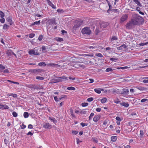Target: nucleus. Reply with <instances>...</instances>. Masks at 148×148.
Segmentation results:
<instances>
[{
	"label": "nucleus",
	"mask_w": 148,
	"mask_h": 148,
	"mask_svg": "<svg viewBox=\"0 0 148 148\" xmlns=\"http://www.w3.org/2000/svg\"><path fill=\"white\" fill-rule=\"evenodd\" d=\"M144 22V20L143 17L139 14L134 15L131 20L126 25L127 28H130L134 25H139L143 24Z\"/></svg>",
	"instance_id": "f257e3e1"
},
{
	"label": "nucleus",
	"mask_w": 148,
	"mask_h": 148,
	"mask_svg": "<svg viewBox=\"0 0 148 148\" xmlns=\"http://www.w3.org/2000/svg\"><path fill=\"white\" fill-rule=\"evenodd\" d=\"M144 133L143 130H140V137H143L144 135Z\"/></svg>",
	"instance_id": "58836bf2"
},
{
	"label": "nucleus",
	"mask_w": 148,
	"mask_h": 148,
	"mask_svg": "<svg viewBox=\"0 0 148 148\" xmlns=\"http://www.w3.org/2000/svg\"><path fill=\"white\" fill-rule=\"evenodd\" d=\"M117 138V137L115 136H112L111 138V141L113 142H115L116 141Z\"/></svg>",
	"instance_id": "393cba45"
},
{
	"label": "nucleus",
	"mask_w": 148,
	"mask_h": 148,
	"mask_svg": "<svg viewBox=\"0 0 148 148\" xmlns=\"http://www.w3.org/2000/svg\"><path fill=\"white\" fill-rule=\"evenodd\" d=\"M49 119L52 121L55 124H56L57 122V121L56 119L55 118L51 119L50 117H49Z\"/></svg>",
	"instance_id": "2f4dec72"
},
{
	"label": "nucleus",
	"mask_w": 148,
	"mask_h": 148,
	"mask_svg": "<svg viewBox=\"0 0 148 148\" xmlns=\"http://www.w3.org/2000/svg\"><path fill=\"white\" fill-rule=\"evenodd\" d=\"M133 1L137 5V6L141 7L142 6V5L140 3V2L138 0H133Z\"/></svg>",
	"instance_id": "f3484780"
},
{
	"label": "nucleus",
	"mask_w": 148,
	"mask_h": 148,
	"mask_svg": "<svg viewBox=\"0 0 148 148\" xmlns=\"http://www.w3.org/2000/svg\"><path fill=\"white\" fill-rule=\"evenodd\" d=\"M95 56L100 58H102L103 57V56L101 53H96Z\"/></svg>",
	"instance_id": "a18cd8bd"
},
{
	"label": "nucleus",
	"mask_w": 148,
	"mask_h": 148,
	"mask_svg": "<svg viewBox=\"0 0 148 148\" xmlns=\"http://www.w3.org/2000/svg\"><path fill=\"white\" fill-rule=\"evenodd\" d=\"M94 90L98 94H100L101 93V91H103V90L101 88H97L94 89Z\"/></svg>",
	"instance_id": "2eb2a0df"
},
{
	"label": "nucleus",
	"mask_w": 148,
	"mask_h": 148,
	"mask_svg": "<svg viewBox=\"0 0 148 148\" xmlns=\"http://www.w3.org/2000/svg\"><path fill=\"white\" fill-rule=\"evenodd\" d=\"M116 120L119 121H121V120L119 116H116Z\"/></svg>",
	"instance_id": "69168bd1"
},
{
	"label": "nucleus",
	"mask_w": 148,
	"mask_h": 148,
	"mask_svg": "<svg viewBox=\"0 0 148 148\" xmlns=\"http://www.w3.org/2000/svg\"><path fill=\"white\" fill-rule=\"evenodd\" d=\"M70 113H71V116H72V117H73V118L75 117V116L73 113V111L72 109H70Z\"/></svg>",
	"instance_id": "4c0bfd02"
},
{
	"label": "nucleus",
	"mask_w": 148,
	"mask_h": 148,
	"mask_svg": "<svg viewBox=\"0 0 148 148\" xmlns=\"http://www.w3.org/2000/svg\"><path fill=\"white\" fill-rule=\"evenodd\" d=\"M53 9H55L56 8V6L53 4L51 3L49 5Z\"/></svg>",
	"instance_id": "864d4df0"
},
{
	"label": "nucleus",
	"mask_w": 148,
	"mask_h": 148,
	"mask_svg": "<svg viewBox=\"0 0 148 148\" xmlns=\"http://www.w3.org/2000/svg\"><path fill=\"white\" fill-rule=\"evenodd\" d=\"M129 92V90L127 89H124L123 90L122 92L123 93V94H125V95H128V94Z\"/></svg>",
	"instance_id": "412c9836"
},
{
	"label": "nucleus",
	"mask_w": 148,
	"mask_h": 148,
	"mask_svg": "<svg viewBox=\"0 0 148 148\" xmlns=\"http://www.w3.org/2000/svg\"><path fill=\"white\" fill-rule=\"evenodd\" d=\"M127 48V46L125 44H123L120 47H118L117 49L121 51H124L126 48Z\"/></svg>",
	"instance_id": "9d476101"
},
{
	"label": "nucleus",
	"mask_w": 148,
	"mask_h": 148,
	"mask_svg": "<svg viewBox=\"0 0 148 148\" xmlns=\"http://www.w3.org/2000/svg\"><path fill=\"white\" fill-rule=\"evenodd\" d=\"M9 26L6 24H5L3 25V29L6 31L8 30L9 27Z\"/></svg>",
	"instance_id": "aec40b11"
},
{
	"label": "nucleus",
	"mask_w": 148,
	"mask_h": 148,
	"mask_svg": "<svg viewBox=\"0 0 148 148\" xmlns=\"http://www.w3.org/2000/svg\"><path fill=\"white\" fill-rule=\"evenodd\" d=\"M38 65L40 66H46V64L44 62H40L38 63Z\"/></svg>",
	"instance_id": "c9c22d12"
},
{
	"label": "nucleus",
	"mask_w": 148,
	"mask_h": 148,
	"mask_svg": "<svg viewBox=\"0 0 148 148\" xmlns=\"http://www.w3.org/2000/svg\"><path fill=\"white\" fill-rule=\"evenodd\" d=\"M8 96H11L13 97L16 98L17 97V95L16 94H11L10 95H8Z\"/></svg>",
	"instance_id": "49530a36"
},
{
	"label": "nucleus",
	"mask_w": 148,
	"mask_h": 148,
	"mask_svg": "<svg viewBox=\"0 0 148 148\" xmlns=\"http://www.w3.org/2000/svg\"><path fill=\"white\" fill-rule=\"evenodd\" d=\"M7 81L11 83H13V84H16L17 85L19 84V83L18 82L13 81H11L10 80H7Z\"/></svg>",
	"instance_id": "cd10ccee"
},
{
	"label": "nucleus",
	"mask_w": 148,
	"mask_h": 148,
	"mask_svg": "<svg viewBox=\"0 0 148 148\" xmlns=\"http://www.w3.org/2000/svg\"><path fill=\"white\" fill-rule=\"evenodd\" d=\"M81 32L83 34L89 35L90 34L91 31L90 28L85 27L82 29Z\"/></svg>",
	"instance_id": "39448f33"
},
{
	"label": "nucleus",
	"mask_w": 148,
	"mask_h": 148,
	"mask_svg": "<svg viewBox=\"0 0 148 148\" xmlns=\"http://www.w3.org/2000/svg\"><path fill=\"white\" fill-rule=\"evenodd\" d=\"M40 50L39 47H37L34 48V49L30 50L28 51V53L31 55H38L39 54V51Z\"/></svg>",
	"instance_id": "7ed1b4c3"
},
{
	"label": "nucleus",
	"mask_w": 148,
	"mask_h": 148,
	"mask_svg": "<svg viewBox=\"0 0 148 148\" xmlns=\"http://www.w3.org/2000/svg\"><path fill=\"white\" fill-rule=\"evenodd\" d=\"M0 17L1 18H3L4 17V13L2 11H0Z\"/></svg>",
	"instance_id": "c03bdc74"
},
{
	"label": "nucleus",
	"mask_w": 148,
	"mask_h": 148,
	"mask_svg": "<svg viewBox=\"0 0 148 148\" xmlns=\"http://www.w3.org/2000/svg\"><path fill=\"white\" fill-rule=\"evenodd\" d=\"M56 24V22L55 18H53L49 19L48 20V23H47V28L49 25H55Z\"/></svg>",
	"instance_id": "0eeeda50"
},
{
	"label": "nucleus",
	"mask_w": 148,
	"mask_h": 148,
	"mask_svg": "<svg viewBox=\"0 0 148 148\" xmlns=\"http://www.w3.org/2000/svg\"><path fill=\"white\" fill-rule=\"evenodd\" d=\"M87 111L85 110H83L81 111V113L84 114H86V113Z\"/></svg>",
	"instance_id": "0e129e2a"
},
{
	"label": "nucleus",
	"mask_w": 148,
	"mask_h": 148,
	"mask_svg": "<svg viewBox=\"0 0 148 148\" xmlns=\"http://www.w3.org/2000/svg\"><path fill=\"white\" fill-rule=\"evenodd\" d=\"M40 20L38 21H35L34 22L32 23V24L31 25H39L40 23Z\"/></svg>",
	"instance_id": "bb28decb"
},
{
	"label": "nucleus",
	"mask_w": 148,
	"mask_h": 148,
	"mask_svg": "<svg viewBox=\"0 0 148 148\" xmlns=\"http://www.w3.org/2000/svg\"><path fill=\"white\" fill-rule=\"evenodd\" d=\"M92 140L95 143H97L98 141L97 139L95 137H93L92 138Z\"/></svg>",
	"instance_id": "a19ab883"
},
{
	"label": "nucleus",
	"mask_w": 148,
	"mask_h": 148,
	"mask_svg": "<svg viewBox=\"0 0 148 148\" xmlns=\"http://www.w3.org/2000/svg\"><path fill=\"white\" fill-rule=\"evenodd\" d=\"M72 132L73 134L74 135H76L78 133V132L76 131H72Z\"/></svg>",
	"instance_id": "e2e57ef3"
},
{
	"label": "nucleus",
	"mask_w": 148,
	"mask_h": 148,
	"mask_svg": "<svg viewBox=\"0 0 148 148\" xmlns=\"http://www.w3.org/2000/svg\"><path fill=\"white\" fill-rule=\"evenodd\" d=\"M54 98L55 101L56 102H58L59 101L58 99V98L56 96H54Z\"/></svg>",
	"instance_id": "4d7b16f0"
},
{
	"label": "nucleus",
	"mask_w": 148,
	"mask_h": 148,
	"mask_svg": "<svg viewBox=\"0 0 148 148\" xmlns=\"http://www.w3.org/2000/svg\"><path fill=\"white\" fill-rule=\"evenodd\" d=\"M43 37V36L42 35H40L38 37V40L40 41H41L42 40Z\"/></svg>",
	"instance_id": "3c124183"
},
{
	"label": "nucleus",
	"mask_w": 148,
	"mask_h": 148,
	"mask_svg": "<svg viewBox=\"0 0 148 148\" xmlns=\"http://www.w3.org/2000/svg\"><path fill=\"white\" fill-rule=\"evenodd\" d=\"M40 72L41 70L37 69H33L32 71V72L34 73H39Z\"/></svg>",
	"instance_id": "b1692460"
},
{
	"label": "nucleus",
	"mask_w": 148,
	"mask_h": 148,
	"mask_svg": "<svg viewBox=\"0 0 148 148\" xmlns=\"http://www.w3.org/2000/svg\"><path fill=\"white\" fill-rule=\"evenodd\" d=\"M88 103H82V107H84L88 106Z\"/></svg>",
	"instance_id": "79ce46f5"
},
{
	"label": "nucleus",
	"mask_w": 148,
	"mask_h": 148,
	"mask_svg": "<svg viewBox=\"0 0 148 148\" xmlns=\"http://www.w3.org/2000/svg\"><path fill=\"white\" fill-rule=\"evenodd\" d=\"M26 87L31 90H38L39 89V85L37 84H28L26 86Z\"/></svg>",
	"instance_id": "423d86ee"
},
{
	"label": "nucleus",
	"mask_w": 148,
	"mask_h": 148,
	"mask_svg": "<svg viewBox=\"0 0 148 148\" xmlns=\"http://www.w3.org/2000/svg\"><path fill=\"white\" fill-rule=\"evenodd\" d=\"M148 101V99H142L141 100V102L142 103H143V102H145L147 101Z\"/></svg>",
	"instance_id": "13d9d810"
},
{
	"label": "nucleus",
	"mask_w": 148,
	"mask_h": 148,
	"mask_svg": "<svg viewBox=\"0 0 148 148\" xmlns=\"http://www.w3.org/2000/svg\"><path fill=\"white\" fill-rule=\"evenodd\" d=\"M47 49V48L44 46H42L41 48L42 51L44 53L47 51H46Z\"/></svg>",
	"instance_id": "c85d7f7f"
},
{
	"label": "nucleus",
	"mask_w": 148,
	"mask_h": 148,
	"mask_svg": "<svg viewBox=\"0 0 148 148\" xmlns=\"http://www.w3.org/2000/svg\"><path fill=\"white\" fill-rule=\"evenodd\" d=\"M5 21V19L4 18H1L0 19V22L2 23H4Z\"/></svg>",
	"instance_id": "052dcab7"
},
{
	"label": "nucleus",
	"mask_w": 148,
	"mask_h": 148,
	"mask_svg": "<svg viewBox=\"0 0 148 148\" xmlns=\"http://www.w3.org/2000/svg\"><path fill=\"white\" fill-rule=\"evenodd\" d=\"M101 109L100 108H98L96 109V110L97 112H99L101 111Z\"/></svg>",
	"instance_id": "338daca9"
},
{
	"label": "nucleus",
	"mask_w": 148,
	"mask_h": 148,
	"mask_svg": "<svg viewBox=\"0 0 148 148\" xmlns=\"http://www.w3.org/2000/svg\"><path fill=\"white\" fill-rule=\"evenodd\" d=\"M121 105L125 107H128L129 106V104L127 102L122 103H121Z\"/></svg>",
	"instance_id": "5701e85b"
},
{
	"label": "nucleus",
	"mask_w": 148,
	"mask_h": 148,
	"mask_svg": "<svg viewBox=\"0 0 148 148\" xmlns=\"http://www.w3.org/2000/svg\"><path fill=\"white\" fill-rule=\"evenodd\" d=\"M113 71L112 69L110 68H107L106 70V72H109L110 71Z\"/></svg>",
	"instance_id": "09e8293b"
},
{
	"label": "nucleus",
	"mask_w": 148,
	"mask_h": 148,
	"mask_svg": "<svg viewBox=\"0 0 148 148\" xmlns=\"http://www.w3.org/2000/svg\"><path fill=\"white\" fill-rule=\"evenodd\" d=\"M6 54L8 56H10L12 55H13L16 58V54L10 49H9L7 51Z\"/></svg>",
	"instance_id": "f8f14e48"
},
{
	"label": "nucleus",
	"mask_w": 148,
	"mask_h": 148,
	"mask_svg": "<svg viewBox=\"0 0 148 148\" xmlns=\"http://www.w3.org/2000/svg\"><path fill=\"white\" fill-rule=\"evenodd\" d=\"M43 127L45 129H50L52 128V125L49 123H45L43 124Z\"/></svg>",
	"instance_id": "9b49d317"
},
{
	"label": "nucleus",
	"mask_w": 148,
	"mask_h": 148,
	"mask_svg": "<svg viewBox=\"0 0 148 148\" xmlns=\"http://www.w3.org/2000/svg\"><path fill=\"white\" fill-rule=\"evenodd\" d=\"M134 3H132L130 5L131 8H132L133 9H136V10L137 11L139 12V13L140 14H141L143 15H144V14L143 12L140 11V8L139 7L140 6H137V7H136L135 6H134Z\"/></svg>",
	"instance_id": "20e7f679"
},
{
	"label": "nucleus",
	"mask_w": 148,
	"mask_h": 148,
	"mask_svg": "<svg viewBox=\"0 0 148 148\" xmlns=\"http://www.w3.org/2000/svg\"><path fill=\"white\" fill-rule=\"evenodd\" d=\"M73 67H74L75 68H78L80 67H83V66L81 65L80 64L78 63H76L74 64L73 66Z\"/></svg>",
	"instance_id": "6ab92c4d"
},
{
	"label": "nucleus",
	"mask_w": 148,
	"mask_h": 148,
	"mask_svg": "<svg viewBox=\"0 0 148 148\" xmlns=\"http://www.w3.org/2000/svg\"><path fill=\"white\" fill-rule=\"evenodd\" d=\"M36 79H38L39 80H43L44 79V77L40 76H36Z\"/></svg>",
	"instance_id": "f704fd0d"
},
{
	"label": "nucleus",
	"mask_w": 148,
	"mask_h": 148,
	"mask_svg": "<svg viewBox=\"0 0 148 148\" xmlns=\"http://www.w3.org/2000/svg\"><path fill=\"white\" fill-rule=\"evenodd\" d=\"M54 39L58 42H62L63 41L62 38L58 37H56L54 38Z\"/></svg>",
	"instance_id": "4be33fe9"
},
{
	"label": "nucleus",
	"mask_w": 148,
	"mask_h": 148,
	"mask_svg": "<svg viewBox=\"0 0 148 148\" xmlns=\"http://www.w3.org/2000/svg\"><path fill=\"white\" fill-rule=\"evenodd\" d=\"M128 68V66H123V67H117V68L116 69H127Z\"/></svg>",
	"instance_id": "e433bc0d"
},
{
	"label": "nucleus",
	"mask_w": 148,
	"mask_h": 148,
	"mask_svg": "<svg viewBox=\"0 0 148 148\" xmlns=\"http://www.w3.org/2000/svg\"><path fill=\"white\" fill-rule=\"evenodd\" d=\"M128 17V15L127 14L123 15L121 18V21L122 22H123L125 21L127 19Z\"/></svg>",
	"instance_id": "ddd939ff"
},
{
	"label": "nucleus",
	"mask_w": 148,
	"mask_h": 148,
	"mask_svg": "<svg viewBox=\"0 0 148 148\" xmlns=\"http://www.w3.org/2000/svg\"><path fill=\"white\" fill-rule=\"evenodd\" d=\"M6 20L9 23L10 25H12L13 24V22L12 20V18L10 16H9L6 19Z\"/></svg>",
	"instance_id": "dca6fc26"
},
{
	"label": "nucleus",
	"mask_w": 148,
	"mask_h": 148,
	"mask_svg": "<svg viewBox=\"0 0 148 148\" xmlns=\"http://www.w3.org/2000/svg\"><path fill=\"white\" fill-rule=\"evenodd\" d=\"M35 36V34H31L29 35V37L30 38H32Z\"/></svg>",
	"instance_id": "bf43d9fd"
},
{
	"label": "nucleus",
	"mask_w": 148,
	"mask_h": 148,
	"mask_svg": "<svg viewBox=\"0 0 148 148\" xmlns=\"http://www.w3.org/2000/svg\"><path fill=\"white\" fill-rule=\"evenodd\" d=\"M117 40L118 38L116 36H113L111 39V40L112 42H113L114 40Z\"/></svg>",
	"instance_id": "a878e982"
},
{
	"label": "nucleus",
	"mask_w": 148,
	"mask_h": 148,
	"mask_svg": "<svg viewBox=\"0 0 148 148\" xmlns=\"http://www.w3.org/2000/svg\"><path fill=\"white\" fill-rule=\"evenodd\" d=\"M94 115V114L93 112H92L90 113V114L89 117V120L92 119V117Z\"/></svg>",
	"instance_id": "8fccbe9b"
},
{
	"label": "nucleus",
	"mask_w": 148,
	"mask_h": 148,
	"mask_svg": "<svg viewBox=\"0 0 148 148\" xmlns=\"http://www.w3.org/2000/svg\"><path fill=\"white\" fill-rule=\"evenodd\" d=\"M80 124L82 127H84L85 126H87L88 125L87 123H83V122L81 123Z\"/></svg>",
	"instance_id": "5fc2aeb1"
},
{
	"label": "nucleus",
	"mask_w": 148,
	"mask_h": 148,
	"mask_svg": "<svg viewBox=\"0 0 148 148\" xmlns=\"http://www.w3.org/2000/svg\"><path fill=\"white\" fill-rule=\"evenodd\" d=\"M109 25L108 23L104 22H102L100 23V27L102 29L106 27Z\"/></svg>",
	"instance_id": "1a4fd4ad"
},
{
	"label": "nucleus",
	"mask_w": 148,
	"mask_h": 148,
	"mask_svg": "<svg viewBox=\"0 0 148 148\" xmlns=\"http://www.w3.org/2000/svg\"><path fill=\"white\" fill-rule=\"evenodd\" d=\"M67 60L68 61L70 62H73V57L70 56H68L67 57Z\"/></svg>",
	"instance_id": "c756f323"
},
{
	"label": "nucleus",
	"mask_w": 148,
	"mask_h": 148,
	"mask_svg": "<svg viewBox=\"0 0 148 148\" xmlns=\"http://www.w3.org/2000/svg\"><path fill=\"white\" fill-rule=\"evenodd\" d=\"M67 89L69 90H75V88L71 86L67 87Z\"/></svg>",
	"instance_id": "473e14b6"
},
{
	"label": "nucleus",
	"mask_w": 148,
	"mask_h": 148,
	"mask_svg": "<svg viewBox=\"0 0 148 148\" xmlns=\"http://www.w3.org/2000/svg\"><path fill=\"white\" fill-rule=\"evenodd\" d=\"M2 108H3L4 109H9V107L7 105H3L2 106Z\"/></svg>",
	"instance_id": "37998d69"
},
{
	"label": "nucleus",
	"mask_w": 148,
	"mask_h": 148,
	"mask_svg": "<svg viewBox=\"0 0 148 148\" xmlns=\"http://www.w3.org/2000/svg\"><path fill=\"white\" fill-rule=\"evenodd\" d=\"M26 127V126L25 125L23 124H22L21 125V129H24Z\"/></svg>",
	"instance_id": "680f3d73"
},
{
	"label": "nucleus",
	"mask_w": 148,
	"mask_h": 148,
	"mask_svg": "<svg viewBox=\"0 0 148 148\" xmlns=\"http://www.w3.org/2000/svg\"><path fill=\"white\" fill-rule=\"evenodd\" d=\"M23 116L25 118H27L29 116V114L27 112H25L23 114Z\"/></svg>",
	"instance_id": "7c9ffc66"
},
{
	"label": "nucleus",
	"mask_w": 148,
	"mask_h": 148,
	"mask_svg": "<svg viewBox=\"0 0 148 148\" xmlns=\"http://www.w3.org/2000/svg\"><path fill=\"white\" fill-rule=\"evenodd\" d=\"M69 79L70 80H74L75 79V77L73 76H71L69 77Z\"/></svg>",
	"instance_id": "6e6d98bb"
},
{
	"label": "nucleus",
	"mask_w": 148,
	"mask_h": 148,
	"mask_svg": "<svg viewBox=\"0 0 148 148\" xmlns=\"http://www.w3.org/2000/svg\"><path fill=\"white\" fill-rule=\"evenodd\" d=\"M12 114L13 116L14 117H16L18 116V114L15 111L13 112H12Z\"/></svg>",
	"instance_id": "de8ad7c7"
},
{
	"label": "nucleus",
	"mask_w": 148,
	"mask_h": 148,
	"mask_svg": "<svg viewBox=\"0 0 148 148\" xmlns=\"http://www.w3.org/2000/svg\"><path fill=\"white\" fill-rule=\"evenodd\" d=\"M5 67L3 66L2 64H0V71H2L3 70L5 69Z\"/></svg>",
	"instance_id": "ea45409f"
},
{
	"label": "nucleus",
	"mask_w": 148,
	"mask_h": 148,
	"mask_svg": "<svg viewBox=\"0 0 148 148\" xmlns=\"http://www.w3.org/2000/svg\"><path fill=\"white\" fill-rule=\"evenodd\" d=\"M63 80H68L67 77L63 76L61 77H57L56 79H53L51 80V83L53 84L56 83L61 82H62Z\"/></svg>",
	"instance_id": "f03ea898"
},
{
	"label": "nucleus",
	"mask_w": 148,
	"mask_h": 148,
	"mask_svg": "<svg viewBox=\"0 0 148 148\" xmlns=\"http://www.w3.org/2000/svg\"><path fill=\"white\" fill-rule=\"evenodd\" d=\"M94 45H93V46H89L88 47L90 49H94V50H95L97 49L98 47V46L96 45L94 46Z\"/></svg>",
	"instance_id": "a211bd4d"
},
{
	"label": "nucleus",
	"mask_w": 148,
	"mask_h": 148,
	"mask_svg": "<svg viewBox=\"0 0 148 148\" xmlns=\"http://www.w3.org/2000/svg\"><path fill=\"white\" fill-rule=\"evenodd\" d=\"M100 116L99 115H95L94 117L93 120L95 122H97L100 119Z\"/></svg>",
	"instance_id": "4468645a"
},
{
	"label": "nucleus",
	"mask_w": 148,
	"mask_h": 148,
	"mask_svg": "<svg viewBox=\"0 0 148 148\" xmlns=\"http://www.w3.org/2000/svg\"><path fill=\"white\" fill-rule=\"evenodd\" d=\"M107 101V99L106 97H104L101 100V102L102 103H105Z\"/></svg>",
	"instance_id": "72a5a7b5"
},
{
	"label": "nucleus",
	"mask_w": 148,
	"mask_h": 148,
	"mask_svg": "<svg viewBox=\"0 0 148 148\" xmlns=\"http://www.w3.org/2000/svg\"><path fill=\"white\" fill-rule=\"evenodd\" d=\"M96 34L97 35L99 32V31L98 29H96L95 30Z\"/></svg>",
	"instance_id": "774afa93"
},
{
	"label": "nucleus",
	"mask_w": 148,
	"mask_h": 148,
	"mask_svg": "<svg viewBox=\"0 0 148 148\" xmlns=\"http://www.w3.org/2000/svg\"><path fill=\"white\" fill-rule=\"evenodd\" d=\"M93 99H94L93 97H90V98H89L88 99H87V101L88 102H91V101H92L93 100Z\"/></svg>",
	"instance_id": "603ef678"
},
{
	"label": "nucleus",
	"mask_w": 148,
	"mask_h": 148,
	"mask_svg": "<svg viewBox=\"0 0 148 148\" xmlns=\"http://www.w3.org/2000/svg\"><path fill=\"white\" fill-rule=\"evenodd\" d=\"M82 22L78 21L77 22L75 25L73 27V30H76L82 24Z\"/></svg>",
	"instance_id": "6e6552de"
}]
</instances>
